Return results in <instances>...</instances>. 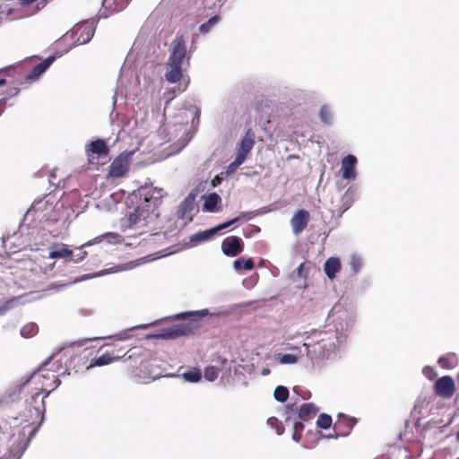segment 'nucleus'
Instances as JSON below:
<instances>
[{"label":"nucleus","mask_w":459,"mask_h":459,"mask_svg":"<svg viewBox=\"0 0 459 459\" xmlns=\"http://www.w3.org/2000/svg\"><path fill=\"white\" fill-rule=\"evenodd\" d=\"M0 13L5 16L9 21L20 20L25 17L22 10L19 7L4 8Z\"/></svg>","instance_id":"nucleus-27"},{"label":"nucleus","mask_w":459,"mask_h":459,"mask_svg":"<svg viewBox=\"0 0 459 459\" xmlns=\"http://www.w3.org/2000/svg\"><path fill=\"white\" fill-rule=\"evenodd\" d=\"M112 348L116 349V352H118L119 354H123V357L126 355V351H124L123 348H117V346H113Z\"/></svg>","instance_id":"nucleus-48"},{"label":"nucleus","mask_w":459,"mask_h":459,"mask_svg":"<svg viewBox=\"0 0 459 459\" xmlns=\"http://www.w3.org/2000/svg\"><path fill=\"white\" fill-rule=\"evenodd\" d=\"M423 374L429 379H433L436 377V373H435L433 368H431V367H425L423 368Z\"/></svg>","instance_id":"nucleus-43"},{"label":"nucleus","mask_w":459,"mask_h":459,"mask_svg":"<svg viewBox=\"0 0 459 459\" xmlns=\"http://www.w3.org/2000/svg\"><path fill=\"white\" fill-rule=\"evenodd\" d=\"M268 423L272 426H273L274 424H278V420L274 417H272V418H269L268 419Z\"/></svg>","instance_id":"nucleus-47"},{"label":"nucleus","mask_w":459,"mask_h":459,"mask_svg":"<svg viewBox=\"0 0 459 459\" xmlns=\"http://www.w3.org/2000/svg\"><path fill=\"white\" fill-rule=\"evenodd\" d=\"M131 0H103L102 5L111 12H120L124 10Z\"/></svg>","instance_id":"nucleus-24"},{"label":"nucleus","mask_w":459,"mask_h":459,"mask_svg":"<svg viewBox=\"0 0 459 459\" xmlns=\"http://www.w3.org/2000/svg\"><path fill=\"white\" fill-rule=\"evenodd\" d=\"M437 363L442 368L452 369L458 365L459 359L455 353L450 352L440 357Z\"/></svg>","instance_id":"nucleus-23"},{"label":"nucleus","mask_w":459,"mask_h":459,"mask_svg":"<svg viewBox=\"0 0 459 459\" xmlns=\"http://www.w3.org/2000/svg\"><path fill=\"white\" fill-rule=\"evenodd\" d=\"M310 215L307 210L300 209L297 211L290 220V224L294 234L299 235L301 233L309 221Z\"/></svg>","instance_id":"nucleus-17"},{"label":"nucleus","mask_w":459,"mask_h":459,"mask_svg":"<svg viewBox=\"0 0 459 459\" xmlns=\"http://www.w3.org/2000/svg\"><path fill=\"white\" fill-rule=\"evenodd\" d=\"M175 93H176V88L169 89V90L165 92V96H166V97H167V99H168V102L174 99V97H175Z\"/></svg>","instance_id":"nucleus-44"},{"label":"nucleus","mask_w":459,"mask_h":459,"mask_svg":"<svg viewBox=\"0 0 459 459\" xmlns=\"http://www.w3.org/2000/svg\"><path fill=\"white\" fill-rule=\"evenodd\" d=\"M39 332V326L35 323H28L21 329V334L24 338L35 336Z\"/></svg>","instance_id":"nucleus-28"},{"label":"nucleus","mask_w":459,"mask_h":459,"mask_svg":"<svg viewBox=\"0 0 459 459\" xmlns=\"http://www.w3.org/2000/svg\"><path fill=\"white\" fill-rule=\"evenodd\" d=\"M216 182H220V178H219V177H215V178H214V179H212V186H216V184H217Z\"/></svg>","instance_id":"nucleus-50"},{"label":"nucleus","mask_w":459,"mask_h":459,"mask_svg":"<svg viewBox=\"0 0 459 459\" xmlns=\"http://www.w3.org/2000/svg\"><path fill=\"white\" fill-rule=\"evenodd\" d=\"M244 248V243L239 237L230 236L226 238L221 244V249L227 256H237Z\"/></svg>","instance_id":"nucleus-15"},{"label":"nucleus","mask_w":459,"mask_h":459,"mask_svg":"<svg viewBox=\"0 0 459 459\" xmlns=\"http://www.w3.org/2000/svg\"><path fill=\"white\" fill-rule=\"evenodd\" d=\"M282 432H283V427L281 425L278 426L277 427V434L281 435Z\"/></svg>","instance_id":"nucleus-49"},{"label":"nucleus","mask_w":459,"mask_h":459,"mask_svg":"<svg viewBox=\"0 0 459 459\" xmlns=\"http://www.w3.org/2000/svg\"><path fill=\"white\" fill-rule=\"evenodd\" d=\"M255 266L254 261L252 258H248L244 260L243 258H239L234 261L233 267L236 270L244 269V270H252Z\"/></svg>","instance_id":"nucleus-30"},{"label":"nucleus","mask_w":459,"mask_h":459,"mask_svg":"<svg viewBox=\"0 0 459 459\" xmlns=\"http://www.w3.org/2000/svg\"><path fill=\"white\" fill-rule=\"evenodd\" d=\"M221 201L217 193H212L205 197L203 209L206 212H214L217 204Z\"/></svg>","instance_id":"nucleus-26"},{"label":"nucleus","mask_w":459,"mask_h":459,"mask_svg":"<svg viewBox=\"0 0 459 459\" xmlns=\"http://www.w3.org/2000/svg\"><path fill=\"white\" fill-rule=\"evenodd\" d=\"M13 301V299L8 300V301L6 302V305H7V306H8V305H10Z\"/></svg>","instance_id":"nucleus-57"},{"label":"nucleus","mask_w":459,"mask_h":459,"mask_svg":"<svg viewBox=\"0 0 459 459\" xmlns=\"http://www.w3.org/2000/svg\"><path fill=\"white\" fill-rule=\"evenodd\" d=\"M181 67L182 66L179 65H168V70L165 74L166 80L170 83L179 82L183 75Z\"/></svg>","instance_id":"nucleus-25"},{"label":"nucleus","mask_w":459,"mask_h":459,"mask_svg":"<svg viewBox=\"0 0 459 459\" xmlns=\"http://www.w3.org/2000/svg\"><path fill=\"white\" fill-rule=\"evenodd\" d=\"M48 0H43V1L41 2V4H42V7H44L45 5H47V4H48Z\"/></svg>","instance_id":"nucleus-54"},{"label":"nucleus","mask_w":459,"mask_h":459,"mask_svg":"<svg viewBox=\"0 0 459 459\" xmlns=\"http://www.w3.org/2000/svg\"><path fill=\"white\" fill-rule=\"evenodd\" d=\"M196 197V193L192 191L188 194V195L181 202L178 210L177 216L178 219L186 220V222H189L193 220V211L195 209V201Z\"/></svg>","instance_id":"nucleus-14"},{"label":"nucleus","mask_w":459,"mask_h":459,"mask_svg":"<svg viewBox=\"0 0 459 459\" xmlns=\"http://www.w3.org/2000/svg\"><path fill=\"white\" fill-rule=\"evenodd\" d=\"M326 437L327 438H335L334 437V431L332 434L328 435Z\"/></svg>","instance_id":"nucleus-53"},{"label":"nucleus","mask_w":459,"mask_h":459,"mask_svg":"<svg viewBox=\"0 0 459 459\" xmlns=\"http://www.w3.org/2000/svg\"><path fill=\"white\" fill-rule=\"evenodd\" d=\"M332 417L326 413H321L316 420V426L319 429H327L332 426Z\"/></svg>","instance_id":"nucleus-33"},{"label":"nucleus","mask_w":459,"mask_h":459,"mask_svg":"<svg viewBox=\"0 0 459 459\" xmlns=\"http://www.w3.org/2000/svg\"><path fill=\"white\" fill-rule=\"evenodd\" d=\"M6 81L5 79H0V86L5 84Z\"/></svg>","instance_id":"nucleus-52"},{"label":"nucleus","mask_w":459,"mask_h":459,"mask_svg":"<svg viewBox=\"0 0 459 459\" xmlns=\"http://www.w3.org/2000/svg\"><path fill=\"white\" fill-rule=\"evenodd\" d=\"M109 147L103 139L91 141L85 146L87 162L90 168L99 169L110 161Z\"/></svg>","instance_id":"nucleus-5"},{"label":"nucleus","mask_w":459,"mask_h":459,"mask_svg":"<svg viewBox=\"0 0 459 459\" xmlns=\"http://www.w3.org/2000/svg\"><path fill=\"white\" fill-rule=\"evenodd\" d=\"M357 420L353 417H349L343 413H339L336 421L333 423V431H334V437H347Z\"/></svg>","instance_id":"nucleus-13"},{"label":"nucleus","mask_w":459,"mask_h":459,"mask_svg":"<svg viewBox=\"0 0 459 459\" xmlns=\"http://www.w3.org/2000/svg\"><path fill=\"white\" fill-rule=\"evenodd\" d=\"M73 255V251L67 248L65 246L53 250L49 253V257L51 258H66Z\"/></svg>","instance_id":"nucleus-31"},{"label":"nucleus","mask_w":459,"mask_h":459,"mask_svg":"<svg viewBox=\"0 0 459 459\" xmlns=\"http://www.w3.org/2000/svg\"><path fill=\"white\" fill-rule=\"evenodd\" d=\"M303 430H304V424L302 423V421L301 420L295 421L293 424L292 438L296 442H299V440L301 439Z\"/></svg>","instance_id":"nucleus-36"},{"label":"nucleus","mask_w":459,"mask_h":459,"mask_svg":"<svg viewBox=\"0 0 459 459\" xmlns=\"http://www.w3.org/2000/svg\"><path fill=\"white\" fill-rule=\"evenodd\" d=\"M207 315H208L207 309L178 314L177 316L178 318H188V317H193V318L186 324H180V325H172V326H169L167 328H163L160 330V333L155 334L154 337L159 338V339L169 340V339H175L179 336L188 335L198 328V323L196 321V318H199L201 316H204Z\"/></svg>","instance_id":"nucleus-2"},{"label":"nucleus","mask_w":459,"mask_h":459,"mask_svg":"<svg viewBox=\"0 0 459 459\" xmlns=\"http://www.w3.org/2000/svg\"><path fill=\"white\" fill-rule=\"evenodd\" d=\"M54 60L55 56H48L41 63L35 65L30 71V73L24 76L25 80L33 81L38 79L48 68V66L53 63Z\"/></svg>","instance_id":"nucleus-21"},{"label":"nucleus","mask_w":459,"mask_h":459,"mask_svg":"<svg viewBox=\"0 0 459 459\" xmlns=\"http://www.w3.org/2000/svg\"><path fill=\"white\" fill-rule=\"evenodd\" d=\"M41 204V202L34 203V204H33V205H32V207H33V208H36V206H37V205H39V204Z\"/></svg>","instance_id":"nucleus-55"},{"label":"nucleus","mask_w":459,"mask_h":459,"mask_svg":"<svg viewBox=\"0 0 459 459\" xmlns=\"http://www.w3.org/2000/svg\"><path fill=\"white\" fill-rule=\"evenodd\" d=\"M319 115H320L321 120L325 124L329 125L331 123L332 112H331V109H330V108L328 106H326V105L322 106L321 108H320Z\"/></svg>","instance_id":"nucleus-37"},{"label":"nucleus","mask_w":459,"mask_h":459,"mask_svg":"<svg viewBox=\"0 0 459 459\" xmlns=\"http://www.w3.org/2000/svg\"><path fill=\"white\" fill-rule=\"evenodd\" d=\"M245 161L240 156H236L234 161L230 163L227 167V173L230 174L236 171V169Z\"/></svg>","instance_id":"nucleus-39"},{"label":"nucleus","mask_w":459,"mask_h":459,"mask_svg":"<svg viewBox=\"0 0 459 459\" xmlns=\"http://www.w3.org/2000/svg\"><path fill=\"white\" fill-rule=\"evenodd\" d=\"M219 376V369L213 366L206 367L204 369V377L209 381L215 380Z\"/></svg>","instance_id":"nucleus-38"},{"label":"nucleus","mask_w":459,"mask_h":459,"mask_svg":"<svg viewBox=\"0 0 459 459\" xmlns=\"http://www.w3.org/2000/svg\"><path fill=\"white\" fill-rule=\"evenodd\" d=\"M158 194L153 189L143 188L140 190V198L143 201L136 206L134 211L128 215L126 220V228L141 229L146 227L150 221L159 216L157 209L161 204L160 196L155 195Z\"/></svg>","instance_id":"nucleus-1"},{"label":"nucleus","mask_w":459,"mask_h":459,"mask_svg":"<svg viewBox=\"0 0 459 459\" xmlns=\"http://www.w3.org/2000/svg\"><path fill=\"white\" fill-rule=\"evenodd\" d=\"M268 373H269V369H264V370L263 371V374H264V375L268 374Z\"/></svg>","instance_id":"nucleus-56"},{"label":"nucleus","mask_w":459,"mask_h":459,"mask_svg":"<svg viewBox=\"0 0 459 459\" xmlns=\"http://www.w3.org/2000/svg\"><path fill=\"white\" fill-rule=\"evenodd\" d=\"M456 379H457V384H458V387H459V373L457 374Z\"/></svg>","instance_id":"nucleus-58"},{"label":"nucleus","mask_w":459,"mask_h":459,"mask_svg":"<svg viewBox=\"0 0 459 459\" xmlns=\"http://www.w3.org/2000/svg\"><path fill=\"white\" fill-rule=\"evenodd\" d=\"M320 338L312 343H305L307 354L312 360H322L336 350L337 335L335 333H320Z\"/></svg>","instance_id":"nucleus-3"},{"label":"nucleus","mask_w":459,"mask_h":459,"mask_svg":"<svg viewBox=\"0 0 459 459\" xmlns=\"http://www.w3.org/2000/svg\"><path fill=\"white\" fill-rule=\"evenodd\" d=\"M94 35V28L91 22H83L75 25L70 32L66 33L64 39H70L74 45L88 43Z\"/></svg>","instance_id":"nucleus-7"},{"label":"nucleus","mask_w":459,"mask_h":459,"mask_svg":"<svg viewBox=\"0 0 459 459\" xmlns=\"http://www.w3.org/2000/svg\"><path fill=\"white\" fill-rule=\"evenodd\" d=\"M298 361V357L293 354H284L281 357L280 362L281 364H294Z\"/></svg>","instance_id":"nucleus-41"},{"label":"nucleus","mask_w":459,"mask_h":459,"mask_svg":"<svg viewBox=\"0 0 459 459\" xmlns=\"http://www.w3.org/2000/svg\"><path fill=\"white\" fill-rule=\"evenodd\" d=\"M341 270V262L337 257L328 258L324 264V271L329 279H333Z\"/></svg>","instance_id":"nucleus-22"},{"label":"nucleus","mask_w":459,"mask_h":459,"mask_svg":"<svg viewBox=\"0 0 459 459\" xmlns=\"http://www.w3.org/2000/svg\"><path fill=\"white\" fill-rule=\"evenodd\" d=\"M354 201V191L351 190V188H349L342 195V207H341V211L342 212H345L346 210H348L351 205L352 204Z\"/></svg>","instance_id":"nucleus-29"},{"label":"nucleus","mask_w":459,"mask_h":459,"mask_svg":"<svg viewBox=\"0 0 459 459\" xmlns=\"http://www.w3.org/2000/svg\"><path fill=\"white\" fill-rule=\"evenodd\" d=\"M123 358V354L116 352V349L112 348L98 358L92 359L88 368L101 367L108 365Z\"/></svg>","instance_id":"nucleus-18"},{"label":"nucleus","mask_w":459,"mask_h":459,"mask_svg":"<svg viewBox=\"0 0 459 459\" xmlns=\"http://www.w3.org/2000/svg\"><path fill=\"white\" fill-rule=\"evenodd\" d=\"M47 364L44 363L38 370L34 371L30 380L27 381L33 385L34 391L43 392L45 396H48L60 385V380L55 371L45 368Z\"/></svg>","instance_id":"nucleus-4"},{"label":"nucleus","mask_w":459,"mask_h":459,"mask_svg":"<svg viewBox=\"0 0 459 459\" xmlns=\"http://www.w3.org/2000/svg\"><path fill=\"white\" fill-rule=\"evenodd\" d=\"M186 55V42L183 36L177 37L172 42L168 65L182 66L183 60Z\"/></svg>","instance_id":"nucleus-12"},{"label":"nucleus","mask_w":459,"mask_h":459,"mask_svg":"<svg viewBox=\"0 0 459 459\" xmlns=\"http://www.w3.org/2000/svg\"><path fill=\"white\" fill-rule=\"evenodd\" d=\"M183 377L188 382L195 383L201 379L202 373L200 369L193 368L191 370H188L187 372H185L183 374Z\"/></svg>","instance_id":"nucleus-34"},{"label":"nucleus","mask_w":459,"mask_h":459,"mask_svg":"<svg viewBox=\"0 0 459 459\" xmlns=\"http://www.w3.org/2000/svg\"><path fill=\"white\" fill-rule=\"evenodd\" d=\"M15 69H16V67H6V68H4V69L0 70V74L3 73V74H9V73L11 71L15 70Z\"/></svg>","instance_id":"nucleus-46"},{"label":"nucleus","mask_w":459,"mask_h":459,"mask_svg":"<svg viewBox=\"0 0 459 459\" xmlns=\"http://www.w3.org/2000/svg\"><path fill=\"white\" fill-rule=\"evenodd\" d=\"M86 255H87V252L81 250L80 253L77 255V257L75 259H72V260L78 263V262L82 261L86 257Z\"/></svg>","instance_id":"nucleus-45"},{"label":"nucleus","mask_w":459,"mask_h":459,"mask_svg":"<svg viewBox=\"0 0 459 459\" xmlns=\"http://www.w3.org/2000/svg\"><path fill=\"white\" fill-rule=\"evenodd\" d=\"M456 439L459 441V429L458 432L456 433Z\"/></svg>","instance_id":"nucleus-59"},{"label":"nucleus","mask_w":459,"mask_h":459,"mask_svg":"<svg viewBox=\"0 0 459 459\" xmlns=\"http://www.w3.org/2000/svg\"><path fill=\"white\" fill-rule=\"evenodd\" d=\"M220 21L219 15L211 17L206 22L199 27V31L203 34L207 33Z\"/></svg>","instance_id":"nucleus-35"},{"label":"nucleus","mask_w":459,"mask_h":459,"mask_svg":"<svg viewBox=\"0 0 459 459\" xmlns=\"http://www.w3.org/2000/svg\"><path fill=\"white\" fill-rule=\"evenodd\" d=\"M319 408L313 403H307L296 407L295 403L289 404L286 407V413L288 414L286 420L292 419V414L298 413V419L301 421H309L316 417Z\"/></svg>","instance_id":"nucleus-9"},{"label":"nucleus","mask_w":459,"mask_h":459,"mask_svg":"<svg viewBox=\"0 0 459 459\" xmlns=\"http://www.w3.org/2000/svg\"><path fill=\"white\" fill-rule=\"evenodd\" d=\"M251 218H252V216H251L250 212H241L239 216L229 221L220 224L217 227H214L212 229H210V230H207L204 231H200V232L193 235L190 238V242L194 246L197 245L200 242L211 239L219 230L230 227V225L236 223L239 220H241V219L249 220Z\"/></svg>","instance_id":"nucleus-8"},{"label":"nucleus","mask_w":459,"mask_h":459,"mask_svg":"<svg viewBox=\"0 0 459 459\" xmlns=\"http://www.w3.org/2000/svg\"><path fill=\"white\" fill-rule=\"evenodd\" d=\"M357 159L354 155L349 154L342 160V178L354 179L356 178L355 166Z\"/></svg>","instance_id":"nucleus-19"},{"label":"nucleus","mask_w":459,"mask_h":459,"mask_svg":"<svg viewBox=\"0 0 459 459\" xmlns=\"http://www.w3.org/2000/svg\"><path fill=\"white\" fill-rule=\"evenodd\" d=\"M350 265L354 273H358L362 265V261L359 256H352L351 258Z\"/></svg>","instance_id":"nucleus-40"},{"label":"nucleus","mask_w":459,"mask_h":459,"mask_svg":"<svg viewBox=\"0 0 459 459\" xmlns=\"http://www.w3.org/2000/svg\"><path fill=\"white\" fill-rule=\"evenodd\" d=\"M303 266H304V264H301L299 266V268H298V270H299V273H301V271H303Z\"/></svg>","instance_id":"nucleus-51"},{"label":"nucleus","mask_w":459,"mask_h":459,"mask_svg":"<svg viewBox=\"0 0 459 459\" xmlns=\"http://www.w3.org/2000/svg\"><path fill=\"white\" fill-rule=\"evenodd\" d=\"M255 145V133L251 128H249L245 136L241 139L238 148H237V156L242 157L243 160H247L248 154L252 151Z\"/></svg>","instance_id":"nucleus-16"},{"label":"nucleus","mask_w":459,"mask_h":459,"mask_svg":"<svg viewBox=\"0 0 459 459\" xmlns=\"http://www.w3.org/2000/svg\"><path fill=\"white\" fill-rule=\"evenodd\" d=\"M43 394V392L35 391L31 395L30 399H27V403L30 407L33 409H30V411L31 412V416L34 415L35 418L32 420L31 424L35 426L31 429V430L29 433L28 439L26 441V446L30 442V440L33 438V437L38 432L39 427L43 423L45 420V412H46V405H45V399L48 396H45V394L40 398V394Z\"/></svg>","instance_id":"nucleus-6"},{"label":"nucleus","mask_w":459,"mask_h":459,"mask_svg":"<svg viewBox=\"0 0 459 459\" xmlns=\"http://www.w3.org/2000/svg\"><path fill=\"white\" fill-rule=\"evenodd\" d=\"M274 399L280 403H284L288 400L289 397V390L287 387L283 385H278L274 389L273 393Z\"/></svg>","instance_id":"nucleus-32"},{"label":"nucleus","mask_w":459,"mask_h":459,"mask_svg":"<svg viewBox=\"0 0 459 459\" xmlns=\"http://www.w3.org/2000/svg\"><path fill=\"white\" fill-rule=\"evenodd\" d=\"M130 153H121L116 157L108 168V176L109 178H121L124 177L129 168Z\"/></svg>","instance_id":"nucleus-11"},{"label":"nucleus","mask_w":459,"mask_h":459,"mask_svg":"<svg viewBox=\"0 0 459 459\" xmlns=\"http://www.w3.org/2000/svg\"><path fill=\"white\" fill-rule=\"evenodd\" d=\"M456 387L455 381L450 376H444L439 377L434 385L435 394L443 398L450 399L454 396Z\"/></svg>","instance_id":"nucleus-10"},{"label":"nucleus","mask_w":459,"mask_h":459,"mask_svg":"<svg viewBox=\"0 0 459 459\" xmlns=\"http://www.w3.org/2000/svg\"><path fill=\"white\" fill-rule=\"evenodd\" d=\"M54 60L55 56H48L41 63L35 65L30 71V73L24 76L25 80L33 81L38 79L48 68V66L53 63Z\"/></svg>","instance_id":"nucleus-20"},{"label":"nucleus","mask_w":459,"mask_h":459,"mask_svg":"<svg viewBox=\"0 0 459 459\" xmlns=\"http://www.w3.org/2000/svg\"><path fill=\"white\" fill-rule=\"evenodd\" d=\"M293 392L300 395L303 400H307L311 396V393L308 390H301L299 386H294Z\"/></svg>","instance_id":"nucleus-42"}]
</instances>
